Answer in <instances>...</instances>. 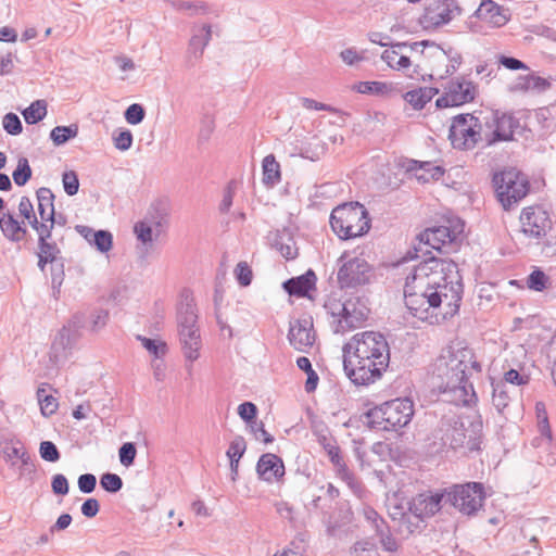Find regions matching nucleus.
<instances>
[{"instance_id": "61", "label": "nucleus", "mask_w": 556, "mask_h": 556, "mask_svg": "<svg viewBox=\"0 0 556 556\" xmlns=\"http://www.w3.org/2000/svg\"><path fill=\"white\" fill-rule=\"evenodd\" d=\"M529 376L520 374L516 369H509L504 374V379L502 381H505V383H510L513 386H525L529 382Z\"/></svg>"}, {"instance_id": "54", "label": "nucleus", "mask_w": 556, "mask_h": 556, "mask_svg": "<svg viewBox=\"0 0 556 556\" xmlns=\"http://www.w3.org/2000/svg\"><path fill=\"white\" fill-rule=\"evenodd\" d=\"M64 191L68 195H75L79 189L78 176L74 170H68L62 177Z\"/></svg>"}, {"instance_id": "51", "label": "nucleus", "mask_w": 556, "mask_h": 556, "mask_svg": "<svg viewBox=\"0 0 556 556\" xmlns=\"http://www.w3.org/2000/svg\"><path fill=\"white\" fill-rule=\"evenodd\" d=\"M137 450L132 442L124 443L118 451L119 462L123 466L129 467L134 464Z\"/></svg>"}, {"instance_id": "13", "label": "nucleus", "mask_w": 556, "mask_h": 556, "mask_svg": "<svg viewBox=\"0 0 556 556\" xmlns=\"http://www.w3.org/2000/svg\"><path fill=\"white\" fill-rule=\"evenodd\" d=\"M535 414H536V426L538 431L540 433L539 437H535L532 440V445L535 448H541L544 451L543 454H539L538 462L543 466H555L556 465V455L553 452V435L552 429L548 421V415L546 412L545 404L543 402H536L535 404Z\"/></svg>"}, {"instance_id": "57", "label": "nucleus", "mask_w": 556, "mask_h": 556, "mask_svg": "<svg viewBox=\"0 0 556 556\" xmlns=\"http://www.w3.org/2000/svg\"><path fill=\"white\" fill-rule=\"evenodd\" d=\"M257 407L252 402H244L238 406V415L242 420L248 422L249 425L252 421H256Z\"/></svg>"}, {"instance_id": "19", "label": "nucleus", "mask_w": 556, "mask_h": 556, "mask_svg": "<svg viewBox=\"0 0 556 556\" xmlns=\"http://www.w3.org/2000/svg\"><path fill=\"white\" fill-rule=\"evenodd\" d=\"M494 129L485 130L483 132V140L485 147H491L497 142L514 140V134L520 127V122L511 114L503 113L494 116Z\"/></svg>"}, {"instance_id": "40", "label": "nucleus", "mask_w": 556, "mask_h": 556, "mask_svg": "<svg viewBox=\"0 0 556 556\" xmlns=\"http://www.w3.org/2000/svg\"><path fill=\"white\" fill-rule=\"evenodd\" d=\"M153 225L161 226V220L150 223L148 220H139L134 226V232L137 239L144 245L151 247L153 243Z\"/></svg>"}, {"instance_id": "1", "label": "nucleus", "mask_w": 556, "mask_h": 556, "mask_svg": "<svg viewBox=\"0 0 556 556\" xmlns=\"http://www.w3.org/2000/svg\"><path fill=\"white\" fill-rule=\"evenodd\" d=\"M455 277V262L447 258H439L433 255L425 258L414 271L407 276L404 286L405 305L413 316L426 320L429 318V311L438 309L441 306L439 295V282Z\"/></svg>"}, {"instance_id": "23", "label": "nucleus", "mask_w": 556, "mask_h": 556, "mask_svg": "<svg viewBox=\"0 0 556 556\" xmlns=\"http://www.w3.org/2000/svg\"><path fill=\"white\" fill-rule=\"evenodd\" d=\"M544 215V212L535 211L532 207L523 208L520 215L522 232L527 237L534 239L545 236L547 218Z\"/></svg>"}, {"instance_id": "28", "label": "nucleus", "mask_w": 556, "mask_h": 556, "mask_svg": "<svg viewBox=\"0 0 556 556\" xmlns=\"http://www.w3.org/2000/svg\"><path fill=\"white\" fill-rule=\"evenodd\" d=\"M317 277L314 270L308 269L305 274L290 278L282 285L286 292L296 298H305L316 287Z\"/></svg>"}, {"instance_id": "30", "label": "nucleus", "mask_w": 556, "mask_h": 556, "mask_svg": "<svg viewBox=\"0 0 556 556\" xmlns=\"http://www.w3.org/2000/svg\"><path fill=\"white\" fill-rule=\"evenodd\" d=\"M80 327V320L77 316L74 317V320L71 321L67 326H64L59 334L55 337L52 349L55 352H59V350H71L77 338H78V328Z\"/></svg>"}, {"instance_id": "39", "label": "nucleus", "mask_w": 556, "mask_h": 556, "mask_svg": "<svg viewBox=\"0 0 556 556\" xmlns=\"http://www.w3.org/2000/svg\"><path fill=\"white\" fill-rule=\"evenodd\" d=\"M22 114L27 124H37L47 115V103L45 100H36L28 108H26Z\"/></svg>"}, {"instance_id": "59", "label": "nucleus", "mask_w": 556, "mask_h": 556, "mask_svg": "<svg viewBox=\"0 0 556 556\" xmlns=\"http://www.w3.org/2000/svg\"><path fill=\"white\" fill-rule=\"evenodd\" d=\"M78 489L81 493H92L97 485V478L92 473H84L78 477Z\"/></svg>"}, {"instance_id": "15", "label": "nucleus", "mask_w": 556, "mask_h": 556, "mask_svg": "<svg viewBox=\"0 0 556 556\" xmlns=\"http://www.w3.org/2000/svg\"><path fill=\"white\" fill-rule=\"evenodd\" d=\"M443 276L444 279L437 286L441 298V306L439 308L441 309L442 318L450 319L458 313L463 298V283L457 264L455 263V277L451 276V278H447V276Z\"/></svg>"}, {"instance_id": "34", "label": "nucleus", "mask_w": 556, "mask_h": 556, "mask_svg": "<svg viewBox=\"0 0 556 556\" xmlns=\"http://www.w3.org/2000/svg\"><path fill=\"white\" fill-rule=\"evenodd\" d=\"M36 194L40 218L43 222L52 220V218H55L53 192L49 188L41 187L37 190Z\"/></svg>"}, {"instance_id": "27", "label": "nucleus", "mask_w": 556, "mask_h": 556, "mask_svg": "<svg viewBox=\"0 0 556 556\" xmlns=\"http://www.w3.org/2000/svg\"><path fill=\"white\" fill-rule=\"evenodd\" d=\"M211 38L212 29L210 25H203L199 34L191 37L186 54V63L189 67L194 66L195 62L202 58Z\"/></svg>"}, {"instance_id": "35", "label": "nucleus", "mask_w": 556, "mask_h": 556, "mask_svg": "<svg viewBox=\"0 0 556 556\" xmlns=\"http://www.w3.org/2000/svg\"><path fill=\"white\" fill-rule=\"evenodd\" d=\"M439 92L437 88L432 87H420L407 91L403 97L404 100L409 103L414 110H421L428 102Z\"/></svg>"}, {"instance_id": "50", "label": "nucleus", "mask_w": 556, "mask_h": 556, "mask_svg": "<svg viewBox=\"0 0 556 556\" xmlns=\"http://www.w3.org/2000/svg\"><path fill=\"white\" fill-rule=\"evenodd\" d=\"M247 450V442L243 437L238 435L229 444V447L227 450V457L229 459H237L240 460V458L243 456Z\"/></svg>"}, {"instance_id": "10", "label": "nucleus", "mask_w": 556, "mask_h": 556, "mask_svg": "<svg viewBox=\"0 0 556 556\" xmlns=\"http://www.w3.org/2000/svg\"><path fill=\"white\" fill-rule=\"evenodd\" d=\"M338 266L337 280L341 289L363 287L368 285L374 276L372 267L365 258L350 257L348 252L338 258Z\"/></svg>"}, {"instance_id": "60", "label": "nucleus", "mask_w": 556, "mask_h": 556, "mask_svg": "<svg viewBox=\"0 0 556 556\" xmlns=\"http://www.w3.org/2000/svg\"><path fill=\"white\" fill-rule=\"evenodd\" d=\"M498 64L510 71L529 70V66L525 62L508 55H500Z\"/></svg>"}, {"instance_id": "20", "label": "nucleus", "mask_w": 556, "mask_h": 556, "mask_svg": "<svg viewBox=\"0 0 556 556\" xmlns=\"http://www.w3.org/2000/svg\"><path fill=\"white\" fill-rule=\"evenodd\" d=\"M445 488L429 494H419L416 496L409 506V511L419 520H425L434 516L446 505Z\"/></svg>"}, {"instance_id": "11", "label": "nucleus", "mask_w": 556, "mask_h": 556, "mask_svg": "<svg viewBox=\"0 0 556 556\" xmlns=\"http://www.w3.org/2000/svg\"><path fill=\"white\" fill-rule=\"evenodd\" d=\"M354 350L357 355H366L376 359L377 363H390V346L386 337L376 331H364L356 333L342 348V353Z\"/></svg>"}, {"instance_id": "55", "label": "nucleus", "mask_w": 556, "mask_h": 556, "mask_svg": "<svg viewBox=\"0 0 556 556\" xmlns=\"http://www.w3.org/2000/svg\"><path fill=\"white\" fill-rule=\"evenodd\" d=\"M137 339L142 343L143 348L156 358L165 354L166 344L164 342L157 343L155 340L142 336H138Z\"/></svg>"}, {"instance_id": "8", "label": "nucleus", "mask_w": 556, "mask_h": 556, "mask_svg": "<svg viewBox=\"0 0 556 556\" xmlns=\"http://www.w3.org/2000/svg\"><path fill=\"white\" fill-rule=\"evenodd\" d=\"M343 369L346 377L355 386H369L382 377L389 365L377 363L366 355H357L354 350L343 353Z\"/></svg>"}, {"instance_id": "33", "label": "nucleus", "mask_w": 556, "mask_h": 556, "mask_svg": "<svg viewBox=\"0 0 556 556\" xmlns=\"http://www.w3.org/2000/svg\"><path fill=\"white\" fill-rule=\"evenodd\" d=\"M342 300L345 302V305H349V309L352 312L351 324L353 323H364L370 309L368 307V299L362 295H346L343 296Z\"/></svg>"}, {"instance_id": "44", "label": "nucleus", "mask_w": 556, "mask_h": 556, "mask_svg": "<svg viewBox=\"0 0 556 556\" xmlns=\"http://www.w3.org/2000/svg\"><path fill=\"white\" fill-rule=\"evenodd\" d=\"M101 488L109 493H117L123 488L122 478L113 472H105L100 478Z\"/></svg>"}, {"instance_id": "9", "label": "nucleus", "mask_w": 556, "mask_h": 556, "mask_svg": "<svg viewBox=\"0 0 556 556\" xmlns=\"http://www.w3.org/2000/svg\"><path fill=\"white\" fill-rule=\"evenodd\" d=\"M446 503L466 516H476L485 500L481 482H466L445 488Z\"/></svg>"}, {"instance_id": "41", "label": "nucleus", "mask_w": 556, "mask_h": 556, "mask_svg": "<svg viewBox=\"0 0 556 556\" xmlns=\"http://www.w3.org/2000/svg\"><path fill=\"white\" fill-rule=\"evenodd\" d=\"M78 135V126L71 124L68 126H56L50 132V138L55 146H62Z\"/></svg>"}, {"instance_id": "2", "label": "nucleus", "mask_w": 556, "mask_h": 556, "mask_svg": "<svg viewBox=\"0 0 556 556\" xmlns=\"http://www.w3.org/2000/svg\"><path fill=\"white\" fill-rule=\"evenodd\" d=\"M437 369L441 378L439 389L442 393L453 394V401L463 405H468L476 397L469 378L473 371H481V365L476 361L471 349L447 351L446 355H441L438 359Z\"/></svg>"}, {"instance_id": "6", "label": "nucleus", "mask_w": 556, "mask_h": 556, "mask_svg": "<svg viewBox=\"0 0 556 556\" xmlns=\"http://www.w3.org/2000/svg\"><path fill=\"white\" fill-rule=\"evenodd\" d=\"M177 321L184 355L190 362L198 359L201 346V337L197 327L198 314L192 292L185 289L180 293L177 307Z\"/></svg>"}, {"instance_id": "36", "label": "nucleus", "mask_w": 556, "mask_h": 556, "mask_svg": "<svg viewBox=\"0 0 556 556\" xmlns=\"http://www.w3.org/2000/svg\"><path fill=\"white\" fill-rule=\"evenodd\" d=\"M263 184L274 187L281 179L280 164L276 161L274 154H268L263 159Z\"/></svg>"}, {"instance_id": "48", "label": "nucleus", "mask_w": 556, "mask_h": 556, "mask_svg": "<svg viewBox=\"0 0 556 556\" xmlns=\"http://www.w3.org/2000/svg\"><path fill=\"white\" fill-rule=\"evenodd\" d=\"M3 129L12 136H17L23 130L20 117L15 113H7L2 119Z\"/></svg>"}, {"instance_id": "56", "label": "nucleus", "mask_w": 556, "mask_h": 556, "mask_svg": "<svg viewBox=\"0 0 556 556\" xmlns=\"http://www.w3.org/2000/svg\"><path fill=\"white\" fill-rule=\"evenodd\" d=\"M51 489L55 495H66L70 491L67 478L62 473L54 475L51 480Z\"/></svg>"}, {"instance_id": "18", "label": "nucleus", "mask_w": 556, "mask_h": 556, "mask_svg": "<svg viewBox=\"0 0 556 556\" xmlns=\"http://www.w3.org/2000/svg\"><path fill=\"white\" fill-rule=\"evenodd\" d=\"M324 307L327 314H329L332 318L330 325L334 333H344L361 327L363 324H351L350 320L352 318L350 316H352V312L349 309V305H345V302L342 300V298H337L334 294H331L327 298Z\"/></svg>"}, {"instance_id": "31", "label": "nucleus", "mask_w": 556, "mask_h": 556, "mask_svg": "<svg viewBox=\"0 0 556 556\" xmlns=\"http://www.w3.org/2000/svg\"><path fill=\"white\" fill-rule=\"evenodd\" d=\"M38 253L59 264V273H52V283L61 285L64 277V263L63 257L61 256V249L58 247L56 242L51 239L38 242Z\"/></svg>"}, {"instance_id": "29", "label": "nucleus", "mask_w": 556, "mask_h": 556, "mask_svg": "<svg viewBox=\"0 0 556 556\" xmlns=\"http://www.w3.org/2000/svg\"><path fill=\"white\" fill-rule=\"evenodd\" d=\"M551 88V83L534 73L528 75H520L509 86L511 92H533L541 93Z\"/></svg>"}, {"instance_id": "47", "label": "nucleus", "mask_w": 556, "mask_h": 556, "mask_svg": "<svg viewBox=\"0 0 556 556\" xmlns=\"http://www.w3.org/2000/svg\"><path fill=\"white\" fill-rule=\"evenodd\" d=\"M40 457L49 463H56L61 458V453L56 445L51 441H42L39 446Z\"/></svg>"}, {"instance_id": "58", "label": "nucleus", "mask_w": 556, "mask_h": 556, "mask_svg": "<svg viewBox=\"0 0 556 556\" xmlns=\"http://www.w3.org/2000/svg\"><path fill=\"white\" fill-rule=\"evenodd\" d=\"M249 427L256 440H262L265 444L274 442V437L265 430L263 421H252Z\"/></svg>"}, {"instance_id": "42", "label": "nucleus", "mask_w": 556, "mask_h": 556, "mask_svg": "<svg viewBox=\"0 0 556 556\" xmlns=\"http://www.w3.org/2000/svg\"><path fill=\"white\" fill-rule=\"evenodd\" d=\"M306 551V535L299 533L281 553H277L273 556H305Z\"/></svg>"}, {"instance_id": "14", "label": "nucleus", "mask_w": 556, "mask_h": 556, "mask_svg": "<svg viewBox=\"0 0 556 556\" xmlns=\"http://www.w3.org/2000/svg\"><path fill=\"white\" fill-rule=\"evenodd\" d=\"M462 13L463 9L457 0H435L425 8L418 22L426 30L437 29L448 24L456 15Z\"/></svg>"}, {"instance_id": "26", "label": "nucleus", "mask_w": 556, "mask_h": 556, "mask_svg": "<svg viewBox=\"0 0 556 556\" xmlns=\"http://www.w3.org/2000/svg\"><path fill=\"white\" fill-rule=\"evenodd\" d=\"M256 472L261 479L271 482L283 477L285 465L276 454L266 453L260 457L256 464Z\"/></svg>"}, {"instance_id": "62", "label": "nucleus", "mask_w": 556, "mask_h": 556, "mask_svg": "<svg viewBox=\"0 0 556 556\" xmlns=\"http://www.w3.org/2000/svg\"><path fill=\"white\" fill-rule=\"evenodd\" d=\"M113 140L117 150L127 151L132 144V134L130 130H122Z\"/></svg>"}, {"instance_id": "17", "label": "nucleus", "mask_w": 556, "mask_h": 556, "mask_svg": "<svg viewBox=\"0 0 556 556\" xmlns=\"http://www.w3.org/2000/svg\"><path fill=\"white\" fill-rule=\"evenodd\" d=\"M476 94V85L464 77H458L448 81L445 93L437 99L435 105L439 109L459 106L473 101Z\"/></svg>"}, {"instance_id": "45", "label": "nucleus", "mask_w": 556, "mask_h": 556, "mask_svg": "<svg viewBox=\"0 0 556 556\" xmlns=\"http://www.w3.org/2000/svg\"><path fill=\"white\" fill-rule=\"evenodd\" d=\"M92 245L101 253H105L112 249L113 236L108 230H97L93 233Z\"/></svg>"}, {"instance_id": "53", "label": "nucleus", "mask_w": 556, "mask_h": 556, "mask_svg": "<svg viewBox=\"0 0 556 556\" xmlns=\"http://www.w3.org/2000/svg\"><path fill=\"white\" fill-rule=\"evenodd\" d=\"M235 275L240 286L248 287L252 282L253 274L247 262H240L235 268Z\"/></svg>"}, {"instance_id": "7", "label": "nucleus", "mask_w": 556, "mask_h": 556, "mask_svg": "<svg viewBox=\"0 0 556 556\" xmlns=\"http://www.w3.org/2000/svg\"><path fill=\"white\" fill-rule=\"evenodd\" d=\"M492 182L496 197L506 211L510 210L530 191L528 177L515 167L494 173Z\"/></svg>"}, {"instance_id": "12", "label": "nucleus", "mask_w": 556, "mask_h": 556, "mask_svg": "<svg viewBox=\"0 0 556 556\" xmlns=\"http://www.w3.org/2000/svg\"><path fill=\"white\" fill-rule=\"evenodd\" d=\"M483 132L479 118L472 114H458L453 118L448 131L452 146L459 150L473 149L483 142Z\"/></svg>"}, {"instance_id": "64", "label": "nucleus", "mask_w": 556, "mask_h": 556, "mask_svg": "<svg viewBox=\"0 0 556 556\" xmlns=\"http://www.w3.org/2000/svg\"><path fill=\"white\" fill-rule=\"evenodd\" d=\"M56 224V219L52 218V220L43 222L41 219L40 227L37 230L38 233V242L45 240H50L52 238V230L54 225Z\"/></svg>"}, {"instance_id": "3", "label": "nucleus", "mask_w": 556, "mask_h": 556, "mask_svg": "<svg viewBox=\"0 0 556 556\" xmlns=\"http://www.w3.org/2000/svg\"><path fill=\"white\" fill-rule=\"evenodd\" d=\"M470 433L460 419L456 416L443 417L434 429L433 446L437 452H443L445 448L457 450L465 444L469 451H479L481 444L482 422H471Z\"/></svg>"}, {"instance_id": "4", "label": "nucleus", "mask_w": 556, "mask_h": 556, "mask_svg": "<svg viewBox=\"0 0 556 556\" xmlns=\"http://www.w3.org/2000/svg\"><path fill=\"white\" fill-rule=\"evenodd\" d=\"M329 223L333 232L342 240L362 237L371 226L368 211L359 202L343 203L334 207Z\"/></svg>"}, {"instance_id": "49", "label": "nucleus", "mask_w": 556, "mask_h": 556, "mask_svg": "<svg viewBox=\"0 0 556 556\" xmlns=\"http://www.w3.org/2000/svg\"><path fill=\"white\" fill-rule=\"evenodd\" d=\"M548 277L541 269L533 270L527 280L528 288L534 291H543L546 288Z\"/></svg>"}, {"instance_id": "52", "label": "nucleus", "mask_w": 556, "mask_h": 556, "mask_svg": "<svg viewBox=\"0 0 556 556\" xmlns=\"http://www.w3.org/2000/svg\"><path fill=\"white\" fill-rule=\"evenodd\" d=\"M124 116L127 123L138 125L143 121L146 111L141 104L134 103L126 109Z\"/></svg>"}, {"instance_id": "24", "label": "nucleus", "mask_w": 556, "mask_h": 556, "mask_svg": "<svg viewBox=\"0 0 556 556\" xmlns=\"http://www.w3.org/2000/svg\"><path fill=\"white\" fill-rule=\"evenodd\" d=\"M407 173H410L415 178L422 184L430 180H439L444 175V168L434 165L429 161L406 160L404 165Z\"/></svg>"}, {"instance_id": "32", "label": "nucleus", "mask_w": 556, "mask_h": 556, "mask_svg": "<svg viewBox=\"0 0 556 556\" xmlns=\"http://www.w3.org/2000/svg\"><path fill=\"white\" fill-rule=\"evenodd\" d=\"M0 229L3 236L12 242L22 241L27 233V229L10 212L0 217Z\"/></svg>"}, {"instance_id": "38", "label": "nucleus", "mask_w": 556, "mask_h": 556, "mask_svg": "<svg viewBox=\"0 0 556 556\" xmlns=\"http://www.w3.org/2000/svg\"><path fill=\"white\" fill-rule=\"evenodd\" d=\"M510 389L505 381L492 382V403L498 413H502L509 404Z\"/></svg>"}, {"instance_id": "63", "label": "nucleus", "mask_w": 556, "mask_h": 556, "mask_svg": "<svg viewBox=\"0 0 556 556\" xmlns=\"http://www.w3.org/2000/svg\"><path fill=\"white\" fill-rule=\"evenodd\" d=\"M80 510H81V514L86 517V518H93L98 515L99 510H100V504H99V501L97 498H93V497H90V498H87L81 507H80Z\"/></svg>"}, {"instance_id": "16", "label": "nucleus", "mask_w": 556, "mask_h": 556, "mask_svg": "<svg viewBox=\"0 0 556 556\" xmlns=\"http://www.w3.org/2000/svg\"><path fill=\"white\" fill-rule=\"evenodd\" d=\"M417 239L418 244L414 247V254L412 251H408L407 253L409 258H418L420 256L419 253H422V255L428 258L431 251L427 248H431L440 252L442 245L452 243L456 239V235L446 226H438L434 228H428L420 232Z\"/></svg>"}, {"instance_id": "21", "label": "nucleus", "mask_w": 556, "mask_h": 556, "mask_svg": "<svg viewBox=\"0 0 556 556\" xmlns=\"http://www.w3.org/2000/svg\"><path fill=\"white\" fill-rule=\"evenodd\" d=\"M288 339L295 350L307 352L315 342L312 317L300 318L291 323Z\"/></svg>"}, {"instance_id": "25", "label": "nucleus", "mask_w": 556, "mask_h": 556, "mask_svg": "<svg viewBox=\"0 0 556 556\" xmlns=\"http://www.w3.org/2000/svg\"><path fill=\"white\" fill-rule=\"evenodd\" d=\"M475 16L493 27H502L509 21L508 9L498 5L493 0H484L475 11Z\"/></svg>"}, {"instance_id": "5", "label": "nucleus", "mask_w": 556, "mask_h": 556, "mask_svg": "<svg viewBox=\"0 0 556 556\" xmlns=\"http://www.w3.org/2000/svg\"><path fill=\"white\" fill-rule=\"evenodd\" d=\"M413 415V401L408 397H397L369 409L365 418L372 429L397 431L410 422Z\"/></svg>"}, {"instance_id": "37", "label": "nucleus", "mask_w": 556, "mask_h": 556, "mask_svg": "<svg viewBox=\"0 0 556 556\" xmlns=\"http://www.w3.org/2000/svg\"><path fill=\"white\" fill-rule=\"evenodd\" d=\"M273 245L288 261L298 256V248L294 239L287 232H277L275 235Z\"/></svg>"}, {"instance_id": "46", "label": "nucleus", "mask_w": 556, "mask_h": 556, "mask_svg": "<svg viewBox=\"0 0 556 556\" xmlns=\"http://www.w3.org/2000/svg\"><path fill=\"white\" fill-rule=\"evenodd\" d=\"M354 89L359 93L381 94L388 91L389 87L382 81H359Z\"/></svg>"}, {"instance_id": "22", "label": "nucleus", "mask_w": 556, "mask_h": 556, "mask_svg": "<svg viewBox=\"0 0 556 556\" xmlns=\"http://www.w3.org/2000/svg\"><path fill=\"white\" fill-rule=\"evenodd\" d=\"M320 442L327 452L331 464L336 468L337 477L344 481L352 490L358 488V482L356 481L354 475L349 470L341 455L340 447L336 444H332L326 437H323Z\"/></svg>"}, {"instance_id": "43", "label": "nucleus", "mask_w": 556, "mask_h": 556, "mask_svg": "<svg viewBox=\"0 0 556 556\" xmlns=\"http://www.w3.org/2000/svg\"><path fill=\"white\" fill-rule=\"evenodd\" d=\"M31 168L26 157H20L17 161L16 168L12 173L15 185L22 187L25 186L31 178Z\"/></svg>"}]
</instances>
